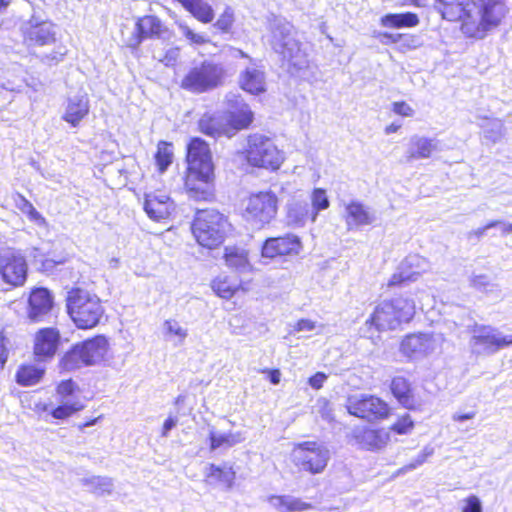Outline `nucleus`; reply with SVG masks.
<instances>
[{"label":"nucleus","mask_w":512,"mask_h":512,"mask_svg":"<svg viewBox=\"0 0 512 512\" xmlns=\"http://www.w3.org/2000/svg\"><path fill=\"white\" fill-rule=\"evenodd\" d=\"M185 187L190 198L209 201L213 197L214 165L208 144L193 138L187 145Z\"/></svg>","instance_id":"f257e3e1"},{"label":"nucleus","mask_w":512,"mask_h":512,"mask_svg":"<svg viewBox=\"0 0 512 512\" xmlns=\"http://www.w3.org/2000/svg\"><path fill=\"white\" fill-rule=\"evenodd\" d=\"M227 70L223 63L213 59L194 61L186 70L179 85L192 94H203L224 85Z\"/></svg>","instance_id":"f03ea898"},{"label":"nucleus","mask_w":512,"mask_h":512,"mask_svg":"<svg viewBox=\"0 0 512 512\" xmlns=\"http://www.w3.org/2000/svg\"><path fill=\"white\" fill-rule=\"evenodd\" d=\"M469 16L462 24L465 34L483 38L486 32L497 27L508 13L506 0L471 1Z\"/></svg>","instance_id":"7ed1b4c3"},{"label":"nucleus","mask_w":512,"mask_h":512,"mask_svg":"<svg viewBox=\"0 0 512 512\" xmlns=\"http://www.w3.org/2000/svg\"><path fill=\"white\" fill-rule=\"evenodd\" d=\"M66 306L69 316L80 329L95 327L104 313L100 299L81 288L68 291Z\"/></svg>","instance_id":"20e7f679"},{"label":"nucleus","mask_w":512,"mask_h":512,"mask_svg":"<svg viewBox=\"0 0 512 512\" xmlns=\"http://www.w3.org/2000/svg\"><path fill=\"white\" fill-rule=\"evenodd\" d=\"M229 228L227 218L214 209L198 210L192 223V233L202 247L213 249L221 245Z\"/></svg>","instance_id":"39448f33"},{"label":"nucleus","mask_w":512,"mask_h":512,"mask_svg":"<svg viewBox=\"0 0 512 512\" xmlns=\"http://www.w3.org/2000/svg\"><path fill=\"white\" fill-rule=\"evenodd\" d=\"M414 314V302L398 297L378 304L366 323L374 325L378 331L395 330L402 322H409Z\"/></svg>","instance_id":"423d86ee"},{"label":"nucleus","mask_w":512,"mask_h":512,"mask_svg":"<svg viewBox=\"0 0 512 512\" xmlns=\"http://www.w3.org/2000/svg\"><path fill=\"white\" fill-rule=\"evenodd\" d=\"M271 45L273 50L296 70H301L307 66V54L296 38V31L291 23L281 21L276 23L272 31Z\"/></svg>","instance_id":"0eeeda50"},{"label":"nucleus","mask_w":512,"mask_h":512,"mask_svg":"<svg viewBox=\"0 0 512 512\" xmlns=\"http://www.w3.org/2000/svg\"><path fill=\"white\" fill-rule=\"evenodd\" d=\"M291 457L299 469L319 474L324 471L330 460V450L324 443L304 441L295 445Z\"/></svg>","instance_id":"6e6552de"},{"label":"nucleus","mask_w":512,"mask_h":512,"mask_svg":"<svg viewBox=\"0 0 512 512\" xmlns=\"http://www.w3.org/2000/svg\"><path fill=\"white\" fill-rule=\"evenodd\" d=\"M247 144L246 157L251 165L276 170L283 162L282 153L269 137L252 134L248 137Z\"/></svg>","instance_id":"1a4fd4ad"},{"label":"nucleus","mask_w":512,"mask_h":512,"mask_svg":"<svg viewBox=\"0 0 512 512\" xmlns=\"http://www.w3.org/2000/svg\"><path fill=\"white\" fill-rule=\"evenodd\" d=\"M277 208L278 199L273 192H260L249 197L243 215L253 227L261 229L276 216Z\"/></svg>","instance_id":"9d476101"},{"label":"nucleus","mask_w":512,"mask_h":512,"mask_svg":"<svg viewBox=\"0 0 512 512\" xmlns=\"http://www.w3.org/2000/svg\"><path fill=\"white\" fill-rule=\"evenodd\" d=\"M27 263L20 251L13 248L0 249L1 279L13 287L23 286L27 278Z\"/></svg>","instance_id":"9b49d317"},{"label":"nucleus","mask_w":512,"mask_h":512,"mask_svg":"<svg viewBox=\"0 0 512 512\" xmlns=\"http://www.w3.org/2000/svg\"><path fill=\"white\" fill-rule=\"evenodd\" d=\"M346 409L349 414L369 421L388 415V405L378 397L368 394H355L347 398Z\"/></svg>","instance_id":"f8f14e48"},{"label":"nucleus","mask_w":512,"mask_h":512,"mask_svg":"<svg viewBox=\"0 0 512 512\" xmlns=\"http://www.w3.org/2000/svg\"><path fill=\"white\" fill-rule=\"evenodd\" d=\"M512 344V334L503 335L491 326H476L470 340L472 350L477 354H493Z\"/></svg>","instance_id":"ddd939ff"},{"label":"nucleus","mask_w":512,"mask_h":512,"mask_svg":"<svg viewBox=\"0 0 512 512\" xmlns=\"http://www.w3.org/2000/svg\"><path fill=\"white\" fill-rule=\"evenodd\" d=\"M443 341L442 334H411L402 340L400 349L407 357L420 358L435 352Z\"/></svg>","instance_id":"4468645a"},{"label":"nucleus","mask_w":512,"mask_h":512,"mask_svg":"<svg viewBox=\"0 0 512 512\" xmlns=\"http://www.w3.org/2000/svg\"><path fill=\"white\" fill-rule=\"evenodd\" d=\"M198 126L200 131L212 138H219L225 136L227 138H231L234 136L241 128H238L237 125L227 115L221 114H204L199 122Z\"/></svg>","instance_id":"2eb2a0df"},{"label":"nucleus","mask_w":512,"mask_h":512,"mask_svg":"<svg viewBox=\"0 0 512 512\" xmlns=\"http://www.w3.org/2000/svg\"><path fill=\"white\" fill-rule=\"evenodd\" d=\"M53 306L54 298L48 289L34 288L28 297L27 318L34 323L42 322L50 314Z\"/></svg>","instance_id":"dca6fc26"},{"label":"nucleus","mask_w":512,"mask_h":512,"mask_svg":"<svg viewBox=\"0 0 512 512\" xmlns=\"http://www.w3.org/2000/svg\"><path fill=\"white\" fill-rule=\"evenodd\" d=\"M24 39L29 45H49L55 41L54 26L49 21H39L32 17L24 29Z\"/></svg>","instance_id":"f3484780"},{"label":"nucleus","mask_w":512,"mask_h":512,"mask_svg":"<svg viewBox=\"0 0 512 512\" xmlns=\"http://www.w3.org/2000/svg\"><path fill=\"white\" fill-rule=\"evenodd\" d=\"M301 247L300 239L293 234H287L283 237L269 238L262 246V256L265 258H274L282 255L298 253Z\"/></svg>","instance_id":"a211bd4d"},{"label":"nucleus","mask_w":512,"mask_h":512,"mask_svg":"<svg viewBox=\"0 0 512 512\" xmlns=\"http://www.w3.org/2000/svg\"><path fill=\"white\" fill-rule=\"evenodd\" d=\"M60 341L59 331L55 328H42L34 340V353L39 360L51 358L57 351Z\"/></svg>","instance_id":"6ab92c4d"},{"label":"nucleus","mask_w":512,"mask_h":512,"mask_svg":"<svg viewBox=\"0 0 512 512\" xmlns=\"http://www.w3.org/2000/svg\"><path fill=\"white\" fill-rule=\"evenodd\" d=\"M226 102L230 109L226 115L238 128H247L253 121V112L244 102L243 98L235 93H228L226 95Z\"/></svg>","instance_id":"aec40b11"},{"label":"nucleus","mask_w":512,"mask_h":512,"mask_svg":"<svg viewBox=\"0 0 512 512\" xmlns=\"http://www.w3.org/2000/svg\"><path fill=\"white\" fill-rule=\"evenodd\" d=\"M426 265L424 258L419 255H409L401 264V271L392 275L388 286H397L406 281H415Z\"/></svg>","instance_id":"412c9836"},{"label":"nucleus","mask_w":512,"mask_h":512,"mask_svg":"<svg viewBox=\"0 0 512 512\" xmlns=\"http://www.w3.org/2000/svg\"><path fill=\"white\" fill-rule=\"evenodd\" d=\"M240 87L250 94L258 95L266 90L264 71L255 63L247 66L239 76Z\"/></svg>","instance_id":"4be33fe9"},{"label":"nucleus","mask_w":512,"mask_h":512,"mask_svg":"<svg viewBox=\"0 0 512 512\" xmlns=\"http://www.w3.org/2000/svg\"><path fill=\"white\" fill-rule=\"evenodd\" d=\"M438 141L427 137L414 135L410 138L409 146L406 151V161L427 159L438 150Z\"/></svg>","instance_id":"5701e85b"},{"label":"nucleus","mask_w":512,"mask_h":512,"mask_svg":"<svg viewBox=\"0 0 512 512\" xmlns=\"http://www.w3.org/2000/svg\"><path fill=\"white\" fill-rule=\"evenodd\" d=\"M76 346L81 350L86 365L89 366L103 359L108 350V341L104 336L99 335L78 343Z\"/></svg>","instance_id":"b1692460"},{"label":"nucleus","mask_w":512,"mask_h":512,"mask_svg":"<svg viewBox=\"0 0 512 512\" xmlns=\"http://www.w3.org/2000/svg\"><path fill=\"white\" fill-rule=\"evenodd\" d=\"M89 100L86 93H78L68 98L63 120L76 127L89 113Z\"/></svg>","instance_id":"393cba45"},{"label":"nucleus","mask_w":512,"mask_h":512,"mask_svg":"<svg viewBox=\"0 0 512 512\" xmlns=\"http://www.w3.org/2000/svg\"><path fill=\"white\" fill-rule=\"evenodd\" d=\"M173 208V201L166 195H147L144 202L145 212L155 221L168 218Z\"/></svg>","instance_id":"a878e982"},{"label":"nucleus","mask_w":512,"mask_h":512,"mask_svg":"<svg viewBox=\"0 0 512 512\" xmlns=\"http://www.w3.org/2000/svg\"><path fill=\"white\" fill-rule=\"evenodd\" d=\"M346 223L349 230L375 221V216L360 202H351L346 206Z\"/></svg>","instance_id":"bb28decb"},{"label":"nucleus","mask_w":512,"mask_h":512,"mask_svg":"<svg viewBox=\"0 0 512 512\" xmlns=\"http://www.w3.org/2000/svg\"><path fill=\"white\" fill-rule=\"evenodd\" d=\"M439 10L444 19L449 21L462 20L464 23L465 18H468L470 10L469 0H438Z\"/></svg>","instance_id":"cd10ccee"},{"label":"nucleus","mask_w":512,"mask_h":512,"mask_svg":"<svg viewBox=\"0 0 512 512\" xmlns=\"http://www.w3.org/2000/svg\"><path fill=\"white\" fill-rule=\"evenodd\" d=\"M287 224L299 228L311 219V209L307 201L292 199L287 203Z\"/></svg>","instance_id":"c85d7f7f"},{"label":"nucleus","mask_w":512,"mask_h":512,"mask_svg":"<svg viewBox=\"0 0 512 512\" xmlns=\"http://www.w3.org/2000/svg\"><path fill=\"white\" fill-rule=\"evenodd\" d=\"M162 29V21L154 15L139 18L136 22L137 44L147 38L160 37Z\"/></svg>","instance_id":"c756f323"},{"label":"nucleus","mask_w":512,"mask_h":512,"mask_svg":"<svg viewBox=\"0 0 512 512\" xmlns=\"http://www.w3.org/2000/svg\"><path fill=\"white\" fill-rule=\"evenodd\" d=\"M358 442L367 450H379L388 440L389 433L382 429H363L356 435Z\"/></svg>","instance_id":"7c9ffc66"},{"label":"nucleus","mask_w":512,"mask_h":512,"mask_svg":"<svg viewBox=\"0 0 512 512\" xmlns=\"http://www.w3.org/2000/svg\"><path fill=\"white\" fill-rule=\"evenodd\" d=\"M268 502L279 512H302L312 507L310 503L290 495H273Z\"/></svg>","instance_id":"2f4dec72"},{"label":"nucleus","mask_w":512,"mask_h":512,"mask_svg":"<svg viewBox=\"0 0 512 512\" xmlns=\"http://www.w3.org/2000/svg\"><path fill=\"white\" fill-rule=\"evenodd\" d=\"M224 260L226 265L239 273L249 272L251 265L247 252L239 247H225Z\"/></svg>","instance_id":"473e14b6"},{"label":"nucleus","mask_w":512,"mask_h":512,"mask_svg":"<svg viewBox=\"0 0 512 512\" xmlns=\"http://www.w3.org/2000/svg\"><path fill=\"white\" fill-rule=\"evenodd\" d=\"M210 450L229 449L245 440L241 432L219 433L211 428L209 430Z\"/></svg>","instance_id":"72a5a7b5"},{"label":"nucleus","mask_w":512,"mask_h":512,"mask_svg":"<svg viewBox=\"0 0 512 512\" xmlns=\"http://www.w3.org/2000/svg\"><path fill=\"white\" fill-rule=\"evenodd\" d=\"M239 287L240 282L227 275H219L211 283V288L216 295L226 300L231 299Z\"/></svg>","instance_id":"f704fd0d"},{"label":"nucleus","mask_w":512,"mask_h":512,"mask_svg":"<svg viewBox=\"0 0 512 512\" xmlns=\"http://www.w3.org/2000/svg\"><path fill=\"white\" fill-rule=\"evenodd\" d=\"M206 477L211 483L223 484L230 488L235 479V472L227 465L216 466L210 464L206 471Z\"/></svg>","instance_id":"c9c22d12"},{"label":"nucleus","mask_w":512,"mask_h":512,"mask_svg":"<svg viewBox=\"0 0 512 512\" xmlns=\"http://www.w3.org/2000/svg\"><path fill=\"white\" fill-rule=\"evenodd\" d=\"M162 333L164 339L166 341L173 342L175 346L182 345L188 336L187 329L182 327L175 319H168L164 321Z\"/></svg>","instance_id":"e433bc0d"},{"label":"nucleus","mask_w":512,"mask_h":512,"mask_svg":"<svg viewBox=\"0 0 512 512\" xmlns=\"http://www.w3.org/2000/svg\"><path fill=\"white\" fill-rule=\"evenodd\" d=\"M419 23L418 16L412 12L390 13L381 18L384 27L403 28L414 27Z\"/></svg>","instance_id":"4c0bfd02"},{"label":"nucleus","mask_w":512,"mask_h":512,"mask_svg":"<svg viewBox=\"0 0 512 512\" xmlns=\"http://www.w3.org/2000/svg\"><path fill=\"white\" fill-rule=\"evenodd\" d=\"M391 391L398 401L406 408H412L413 399L409 382L404 377H395L391 383Z\"/></svg>","instance_id":"58836bf2"},{"label":"nucleus","mask_w":512,"mask_h":512,"mask_svg":"<svg viewBox=\"0 0 512 512\" xmlns=\"http://www.w3.org/2000/svg\"><path fill=\"white\" fill-rule=\"evenodd\" d=\"M81 482L90 492L97 495L111 494L113 490V482L109 477L92 476L83 478Z\"/></svg>","instance_id":"ea45409f"},{"label":"nucleus","mask_w":512,"mask_h":512,"mask_svg":"<svg viewBox=\"0 0 512 512\" xmlns=\"http://www.w3.org/2000/svg\"><path fill=\"white\" fill-rule=\"evenodd\" d=\"M44 370L33 365H22L16 373V381L22 386H32L40 381Z\"/></svg>","instance_id":"a19ab883"},{"label":"nucleus","mask_w":512,"mask_h":512,"mask_svg":"<svg viewBox=\"0 0 512 512\" xmlns=\"http://www.w3.org/2000/svg\"><path fill=\"white\" fill-rule=\"evenodd\" d=\"M471 286L476 290L495 295L498 297L500 295V288L497 283H495L488 275L485 274H474L470 279Z\"/></svg>","instance_id":"79ce46f5"},{"label":"nucleus","mask_w":512,"mask_h":512,"mask_svg":"<svg viewBox=\"0 0 512 512\" xmlns=\"http://www.w3.org/2000/svg\"><path fill=\"white\" fill-rule=\"evenodd\" d=\"M80 351L81 350L74 345L68 352H66L60 362L62 369L66 371H74L82 366H87L83 358V354H81Z\"/></svg>","instance_id":"37998d69"},{"label":"nucleus","mask_w":512,"mask_h":512,"mask_svg":"<svg viewBox=\"0 0 512 512\" xmlns=\"http://www.w3.org/2000/svg\"><path fill=\"white\" fill-rule=\"evenodd\" d=\"M155 160L159 171L164 172L173 160L172 144L165 141L159 142L157 152L155 154Z\"/></svg>","instance_id":"c03bdc74"},{"label":"nucleus","mask_w":512,"mask_h":512,"mask_svg":"<svg viewBox=\"0 0 512 512\" xmlns=\"http://www.w3.org/2000/svg\"><path fill=\"white\" fill-rule=\"evenodd\" d=\"M312 209L311 221L314 222L317 218L319 211L325 210L329 207L330 201L326 191L322 188H315L311 195Z\"/></svg>","instance_id":"a18cd8bd"},{"label":"nucleus","mask_w":512,"mask_h":512,"mask_svg":"<svg viewBox=\"0 0 512 512\" xmlns=\"http://www.w3.org/2000/svg\"><path fill=\"white\" fill-rule=\"evenodd\" d=\"M84 408V404L79 401L63 402L61 405L52 410L51 415L55 419H66L72 414L81 411Z\"/></svg>","instance_id":"49530a36"},{"label":"nucleus","mask_w":512,"mask_h":512,"mask_svg":"<svg viewBox=\"0 0 512 512\" xmlns=\"http://www.w3.org/2000/svg\"><path fill=\"white\" fill-rule=\"evenodd\" d=\"M434 454V448L432 446H425L423 450L419 453V455L409 464L405 465L404 467L400 468L395 475L399 476L402 474H405L409 471H412L416 469L417 467L421 466L423 463L426 462V460Z\"/></svg>","instance_id":"de8ad7c7"},{"label":"nucleus","mask_w":512,"mask_h":512,"mask_svg":"<svg viewBox=\"0 0 512 512\" xmlns=\"http://www.w3.org/2000/svg\"><path fill=\"white\" fill-rule=\"evenodd\" d=\"M504 132V125L501 120H492L488 123L484 129L485 137L490 139L492 142H497Z\"/></svg>","instance_id":"09e8293b"},{"label":"nucleus","mask_w":512,"mask_h":512,"mask_svg":"<svg viewBox=\"0 0 512 512\" xmlns=\"http://www.w3.org/2000/svg\"><path fill=\"white\" fill-rule=\"evenodd\" d=\"M233 23H234L233 10L230 7H227L224 10V12L220 15L218 20L214 23V27L224 33H227L231 29Z\"/></svg>","instance_id":"8fccbe9b"},{"label":"nucleus","mask_w":512,"mask_h":512,"mask_svg":"<svg viewBox=\"0 0 512 512\" xmlns=\"http://www.w3.org/2000/svg\"><path fill=\"white\" fill-rule=\"evenodd\" d=\"M414 427V422L410 418L408 414H405L401 418H399L391 427V429L399 434H408Z\"/></svg>","instance_id":"3c124183"},{"label":"nucleus","mask_w":512,"mask_h":512,"mask_svg":"<svg viewBox=\"0 0 512 512\" xmlns=\"http://www.w3.org/2000/svg\"><path fill=\"white\" fill-rule=\"evenodd\" d=\"M179 29L181 33L194 44L202 45L208 42V39L204 35L195 33L186 24H179Z\"/></svg>","instance_id":"603ef678"},{"label":"nucleus","mask_w":512,"mask_h":512,"mask_svg":"<svg viewBox=\"0 0 512 512\" xmlns=\"http://www.w3.org/2000/svg\"><path fill=\"white\" fill-rule=\"evenodd\" d=\"M462 512H483L480 499L475 495L469 496L465 499V505L462 508Z\"/></svg>","instance_id":"864d4df0"},{"label":"nucleus","mask_w":512,"mask_h":512,"mask_svg":"<svg viewBox=\"0 0 512 512\" xmlns=\"http://www.w3.org/2000/svg\"><path fill=\"white\" fill-rule=\"evenodd\" d=\"M393 111L394 113L405 116V117H411L414 115V110L411 106H409L406 102H394L393 103Z\"/></svg>","instance_id":"5fc2aeb1"},{"label":"nucleus","mask_w":512,"mask_h":512,"mask_svg":"<svg viewBox=\"0 0 512 512\" xmlns=\"http://www.w3.org/2000/svg\"><path fill=\"white\" fill-rule=\"evenodd\" d=\"M75 383L72 380L62 381L57 387V393L65 398L70 396L75 390Z\"/></svg>","instance_id":"6e6d98bb"},{"label":"nucleus","mask_w":512,"mask_h":512,"mask_svg":"<svg viewBox=\"0 0 512 512\" xmlns=\"http://www.w3.org/2000/svg\"><path fill=\"white\" fill-rule=\"evenodd\" d=\"M328 376L323 372H317L313 376H311L308 380L309 385L318 390L322 388L324 382L327 380Z\"/></svg>","instance_id":"4d7b16f0"},{"label":"nucleus","mask_w":512,"mask_h":512,"mask_svg":"<svg viewBox=\"0 0 512 512\" xmlns=\"http://www.w3.org/2000/svg\"><path fill=\"white\" fill-rule=\"evenodd\" d=\"M316 327L315 322L309 319H300L296 325L294 326V331L296 332H309L313 331Z\"/></svg>","instance_id":"13d9d810"},{"label":"nucleus","mask_w":512,"mask_h":512,"mask_svg":"<svg viewBox=\"0 0 512 512\" xmlns=\"http://www.w3.org/2000/svg\"><path fill=\"white\" fill-rule=\"evenodd\" d=\"M66 51H55L51 54L45 55L43 60L48 64H56L63 59Z\"/></svg>","instance_id":"bf43d9fd"},{"label":"nucleus","mask_w":512,"mask_h":512,"mask_svg":"<svg viewBox=\"0 0 512 512\" xmlns=\"http://www.w3.org/2000/svg\"><path fill=\"white\" fill-rule=\"evenodd\" d=\"M8 360V350L5 345V337L0 335V368H3Z\"/></svg>","instance_id":"052dcab7"},{"label":"nucleus","mask_w":512,"mask_h":512,"mask_svg":"<svg viewBox=\"0 0 512 512\" xmlns=\"http://www.w3.org/2000/svg\"><path fill=\"white\" fill-rule=\"evenodd\" d=\"M177 422L178 419L176 417L169 416L163 424L162 435L167 436L168 433L177 425Z\"/></svg>","instance_id":"680f3d73"},{"label":"nucleus","mask_w":512,"mask_h":512,"mask_svg":"<svg viewBox=\"0 0 512 512\" xmlns=\"http://www.w3.org/2000/svg\"><path fill=\"white\" fill-rule=\"evenodd\" d=\"M476 415V412L475 411H471V412H468V413H464V414H454L453 415V420L454 421H458V422H462V421H466V420H470V419H473Z\"/></svg>","instance_id":"e2e57ef3"},{"label":"nucleus","mask_w":512,"mask_h":512,"mask_svg":"<svg viewBox=\"0 0 512 512\" xmlns=\"http://www.w3.org/2000/svg\"><path fill=\"white\" fill-rule=\"evenodd\" d=\"M19 198L21 203L18 205V207L22 210V212L28 213L29 211H34V206L28 200L22 196H19Z\"/></svg>","instance_id":"0e129e2a"},{"label":"nucleus","mask_w":512,"mask_h":512,"mask_svg":"<svg viewBox=\"0 0 512 512\" xmlns=\"http://www.w3.org/2000/svg\"><path fill=\"white\" fill-rule=\"evenodd\" d=\"M231 55L235 58L237 57H241V58H248L250 60V63H254V61L245 53L243 52L242 50L240 49H237V48H231Z\"/></svg>","instance_id":"69168bd1"},{"label":"nucleus","mask_w":512,"mask_h":512,"mask_svg":"<svg viewBox=\"0 0 512 512\" xmlns=\"http://www.w3.org/2000/svg\"><path fill=\"white\" fill-rule=\"evenodd\" d=\"M269 380L272 384L276 385L280 382L279 370H272L269 372Z\"/></svg>","instance_id":"338daca9"},{"label":"nucleus","mask_w":512,"mask_h":512,"mask_svg":"<svg viewBox=\"0 0 512 512\" xmlns=\"http://www.w3.org/2000/svg\"><path fill=\"white\" fill-rule=\"evenodd\" d=\"M500 228L502 231V235H508V234L512 233V224H510V223L501 221Z\"/></svg>","instance_id":"774afa93"}]
</instances>
